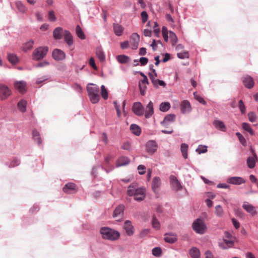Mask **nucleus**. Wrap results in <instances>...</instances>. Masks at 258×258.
Masks as SVG:
<instances>
[{
  "mask_svg": "<svg viewBox=\"0 0 258 258\" xmlns=\"http://www.w3.org/2000/svg\"><path fill=\"white\" fill-rule=\"evenodd\" d=\"M100 233L104 239L114 240L119 236L117 231L108 227H102L100 229Z\"/></svg>",
  "mask_w": 258,
  "mask_h": 258,
  "instance_id": "f257e3e1",
  "label": "nucleus"
},
{
  "mask_svg": "<svg viewBox=\"0 0 258 258\" xmlns=\"http://www.w3.org/2000/svg\"><path fill=\"white\" fill-rule=\"evenodd\" d=\"M133 196L134 199L137 201H143L146 196V189L143 187L135 188L130 185V196Z\"/></svg>",
  "mask_w": 258,
  "mask_h": 258,
  "instance_id": "f03ea898",
  "label": "nucleus"
},
{
  "mask_svg": "<svg viewBox=\"0 0 258 258\" xmlns=\"http://www.w3.org/2000/svg\"><path fill=\"white\" fill-rule=\"evenodd\" d=\"M48 48L46 46H40L36 48L32 54L33 60H39L43 59L47 54Z\"/></svg>",
  "mask_w": 258,
  "mask_h": 258,
  "instance_id": "7ed1b4c3",
  "label": "nucleus"
},
{
  "mask_svg": "<svg viewBox=\"0 0 258 258\" xmlns=\"http://www.w3.org/2000/svg\"><path fill=\"white\" fill-rule=\"evenodd\" d=\"M193 229L196 232L199 234H204L207 229L204 221L200 219H197L192 224Z\"/></svg>",
  "mask_w": 258,
  "mask_h": 258,
  "instance_id": "20e7f679",
  "label": "nucleus"
},
{
  "mask_svg": "<svg viewBox=\"0 0 258 258\" xmlns=\"http://www.w3.org/2000/svg\"><path fill=\"white\" fill-rule=\"evenodd\" d=\"M12 94L10 89L3 84H0V99L5 100L10 96Z\"/></svg>",
  "mask_w": 258,
  "mask_h": 258,
  "instance_id": "39448f33",
  "label": "nucleus"
},
{
  "mask_svg": "<svg viewBox=\"0 0 258 258\" xmlns=\"http://www.w3.org/2000/svg\"><path fill=\"white\" fill-rule=\"evenodd\" d=\"M133 112L138 116H142L144 114L145 109L142 104L140 102L134 103L132 107Z\"/></svg>",
  "mask_w": 258,
  "mask_h": 258,
  "instance_id": "423d86ee",
  "label": "nucleus"
},
{
  "mask_svg": "<svg viewBox=\"0 0 258 258\" xmlns=\"http://www.w3.org/2000/svg\"><path fill=\"white\" fill-rule=\"evenodd\" d=\"M52 58L56 61L63 60L66 58L65 52L59 49H54L52 53Z\"/></svg>",
  "mask_w": 258,
  "mask_h": 258,
  "instance_id": "0eeeda50",
  "label": "nucleus"
},
{
  "mask_svg": "<svg viewBox=\"0 0 258 258\" xmlns=\"http://www.w3.org/2000/svg\"><path fill=\"white\" fill-rule=\"evenodd\" d=\"M124 207L123 205H119L114 210L113 217L116 221H121L123 219V211Z\"/></svg>",
  "mask_w": 258,
  "mask_h": 258,
  "instance_id": "6e6552de",
  "label": "nucleus"
},
{
  "mask_svg": "<svg viewBox=\"0 0 258 258\" xmlns=\"http://www.w3.org/2000/svg\"><path fill=\"white\" fill-rule=\"evenodd\" d=\"M147 152L151 154L156 152L158 148V144L154 140H150L146 143Z\"/></svg>",
  "mask_w": 258,
  "mask_h": 258,
  "instance_id": "1a4fd4ad",
  "label": "nucleus"
},
{
  "mask_svg": "<svg viewBox=\"0 0 258 258\" xmlns=\"http://www.w3.org/2000/svg\"><path fill=\"white\" fill-rule=\"evenodd\" d=\"M170 182L172 188L175 191H178L182 189V186L174 175H171L170 176Z\"/></svg>",
  "mask_w": 258,
  "mask_h": 258,
  "instance_id": "9d476101",
  "label": "nucleus"
},
{
  "mask_svg": "<svg viewBox=\"0 0 258 258\" xmlns=\"http://www.w3.org/2000/svg\"><path fill=\"white\" fill-rule=\"evenodd\" d=\"M176 118V115L174 114H167L164 117L161 123L164 127H168V125L173 123Z\"/></svg>",
  "mask_w": 258,
  "mask_h": 258,
  "instance_id": "9b49d317",
  "label": "nucleus"
},
{
  "mask_svg": "<svg viewBox=\"0 0 258 258\" xmlns=\"http://www.w3.org/2000/svg\"><path fill=\"white\" fill-rule=\"evenodd\" d=\"M242 82L244 86L247 89H251L254 86V82L253 78L248 75L242 77Z\"/></svg>",
  "mask_w": 258,
  "mask_h": 258,
  "instance_id": "f8f14e48",
  "label": "nucleus"
},
{
  "mask_svg": "<svg viewBox=\"0 0 258 258\" xmlns=\"http://www.w3.org/2000/svg\"><path fill=\"white\" fill-rule=\"evenodd\" d=\"M140 41V36L136 33L132 34L130 36V43L132 44V48L136 49L138 47Z\"/></svg>",
  "mask_w": 258,
  "mask_h": 258,
  "instance_id": "ddd939ff",
  "label": "nucleus"
},
{
  "mask_svg": "<svg viewBox=\"0 0 258 258\" xmlns=\"http://www.w3.org/2000/svg\"><path fill=\"white\" fill-rule=\"evenodd\" d=\"M242 208L252 216L257 214L255 208L247 202H244L243 203Z\"/></svg>",
  "mask_w": 258,
  "mask_h": 258,
  "instance_id": "4468645a",
  "label": "nucleus"
},
{
  "mask_svg": "<svg viewBox=\"0 0 258 258\" xmlns=\"http://www.w3.org/2000/svg\"><path fill=\"white\" fill-rule=\"evenodd\" d=\"M148 75L152 83L155 88H158L157 82H159V85L160 86H162L163 87H165L166 86L165 82L163 80L155 79L156 76H155L154 74H153L151 73H149Z\"/></svg>",
  "mask_w": 258,
  "mask_h": 258,
  "instance_id": "2eb2a0df",
  "label": "nucleus"
},
{
  "mask_svg": "<svg viewBox=\"0 0 258 258\" xmlns=\"http://www.w3.org/2000/svg\"><path fill=\"white\" fill-rule=\"evenodd\" d=\"M14 85L15 88L20 93L24 94L26 92V82L25 81H16Z\"/></svg>",
  "mask_w": 258,
  "mask_h": 258,
  "instance_id": "dca6fc26",
  "label": "nucleus"
},
{
  "mask_svg": "<svg viewBox=\"0 0 258 258\" xmlns=\"http://www.w3.org/2000/svg\"><path fill=\"white\" fill-rule=\"evenodd\" d=\"M153 103L151 101L148 103L146 107L144 115L146 118H149L154 114Z\"/></svg>",
  "mask_w": 258,
  "mask_h": 258,
  "instance_id": "f3484780",
  "label": "nucleus"
},
{
  "mask_svg": "<svg viewBox=\"0 0 258 258\" xmlns=\"http://www.w3.org/2000/svg\"><path fill=\"white\" fill-rule=\"evenodd\" d=\"M62 189L67 194H72L76 192L77 186L75 183L70 182L66 184Z\"/></svg>",
  "mask_w": 258,
  "mask_h": 258,
  "instance_id": "a211bd4d",
  "label": "nucleus"
},
{
  "mask_svg": "<svg viewBox=\"0 0 258 258\" xmlns=\"http://www.w3.org/2000/svg\"><path fill=\"white\" fill-rule=\"evenodd\" d=\"M227 182L229 183L234 185H240L245 182L244 178L241 177L234 176L231 177L227 179Z\"/></svg>",
  "mask_w": 258,
  "mask_h": 258,
  "instance_id": "6ab92c4d",
  "label": "nucleus"
},
{
  "mask_svg": "<svg viewBox=\"0 0 258 258\" xmlns=\"http://www.w3.org/2000/svg\"><path fill=\"white\" fill-rule=\"evenodd\" d=\"M64 31L62 27H58L53 31V37L55 40H60L64 35Z\"/></svg>",
  "mask_w": 258,
  "mask_h": 258,
  "instance_id": "aec40b11",
  "label": "nucleus"
},
{
  "mask_svg": "<svg viewBox=\"0 0 258 258\" xmlns=\"http://www.w3.org/2000/svg\"><path fill=\"white\" fill-rule=\"evenodd\" d=\"M191 110L190 104L187 100H184L181 103V111L182 113L189 112Z\"/></svg>",
  "mask_w": 258,
  "mask_h": 258,
  "instance_id": "412c9836",
  "label": "nucleus"
},
{
  "mask_svg": "<svg viewBox=\"0 0 258 258\" xmlns=\"http://www.w3.org/2000/svg\"><path fill=\"white\" fill-rule=\"evenodd\" d=\"M64 40L69 46H72L74 44L73 37L69 30H64L63 35Z\"/></svg>",
  "mask_w": 258,
  "mask_h": 258,
  "instance_id": "4be33fe9",
  "label": "nucleus"
},
{
  "mask_svg": "<svg viewBox=\"0 0 258 258\" xmlns=\"http://www.w3.org/2000/svg\"><path fill=\"white\" fill-rule=\"evenodd\" d=\"M87 90L88 95L99 93V87L92 83H89L87 87Z\"/></svg>",
  "mask_w": 258,
  "mask_h": 258,
  "instance_id": "5701e85b",
  "label": "nucleus"
},
{
  "mask_svg": "<svg viewBox=\"0 0 258 258\" xmlns=\"http://www.w3.org/2000/svg\"><path fill=\"white\" fill-rule=\"evenodd\" d=\"M164 240L166 242L173 243L177 241V237L173 233H166L164 235Z\"/></svg>",
  "mask_w": 258,
  "mask_h": 258,
  "instance_id": "b1692460",
  "label": "nucleus"
},
{
  "mask_svg": "<svg viewBox=\"0 0 258 258\" xmlns=\"http://www.w3.org/2000/svg\"><path fill=\"white\" fill-rule=\"evenodd\" d=\"M253 157H249L247 159V165L249 168H253L255 166V160L257 159L256 155L253 150H251Z\"/></svg>",
  "mask_w": 258,
  "mask_h": 258,
  "instance_id": "393cba45",
  "label": "nucleus"
},
{
  "mask_svg": "<svg viewBox=\"0 0 258 258\" xmlns=\"http://www.w3.org/2000/svg\"><path fill=\"white\" fill-rule=\"evenodd\" d=\"M96 55L101 62H103L105 60V55L101 47H98L96 48Z\"/></svg>",
  "mask_w": 258,
  "mask_h": 258,
  "instance_id": "a878e982",
  "label": "nucleus"
},
{
  "mask_svg": "<svg viewBox=\"0 0 258 258\" xmlns=\"http://www.w3.org/2000/svg\"><path fill=\"white\" fill-rule=\"evenodd\" d=\"M161 184V179L159 177H155L152 181V188L154 192L159 188Z\"/></svg>",
  "mask_w": 258,
  "mask_h": 258,
  "instance_id": "bb28decb",
  "label": "nucleus"
},
{
  "mask_svg": "<svg viewBox=\"0 0 258 258\" xmlns=\"http://www.w3.org/2000/svg\"><path fill=\"white\" fill-rule=\"evenodd\" d=\"M224 243H219V246L223 249H226L230 247H231L234 243V241L231 239H225L224 240Z\"/></svg>",
  "mask_w": 258,
  "mask_h": 258,
  "instance_id": "cd10ccee",
  "label": "nucleus"
},
{
  "mask_svg": "<svg viewBox=\"0 0 258 258\" xmlns=\"http://www.w3.org/2000/svg\"><path fill=\"white\" fill-rule=\"evenodd\" d=\"M27 105V101L25 99H21L18 102L17 106L21 112H25L26 111Z\"/></svg>",
  "mask_w": 258,
  "mask_h": 258,
  "instance_id": "c85d7f7f",
  "label": "nucleus"
},
{
  "mask_svg": "<svg viewBox=\"0 0 258 258\" xmlns=\"http://www.w3.org/2000/svg\"><path fill=\"white\" fill-rule=\"evenodd\" d=\"M128 163V159L127 157H121L116 161V167H120L127 165Z\"/></svg>",
  "mask_w": 258,
  "mask_h": 258,
  "instance_id": "c756f323",
  "label": "nucleus"
},
{
  "mask_svg": "<svg viewBox=\"0 0 258 258\" xmlns=\"http://www.w3.org/2000/svg\"><path fill=\"white\" fill-rule=\"evenodd\" d=\"M8 59L13 64L17 63L19 61V59L17 56L14 53H8Z\"/></svg>",
  "mask_w": 258,
  "mask_h": 258,
  "instance_id": "7c9ffc66",
  "label": "nucleus"
},
{
  "mask_svg": "<svg viewBox=\"0 0 258 258\" xmlns=\"http://www.w3.org/2000/svg\"><path fill=\"white\" fill-rule=\"evenodd\" d=\"M113 30L116 35L121 36L123 32V28L121 25L118 24H114Z\"/></svg>",
  "mask_w": 258,
  "mask_h": 258,
  "instance_id": "2f4dec72",
  "label": "nucleus"
},
{
  "mask_svg": "<svg viewBox=\"0 0 258 258\" xmlns=\"http://www.w3.org/2000/svg\"><path fill=\"white\" fill-rule=\"evenodd\" d=\"M170 107L171 105L169 102H162L159 105V109L162 112L167 111Z\"/></svg>",
  "mask_w": 258,
  "mask_h": 258,
  "instance_id": "473e14b6",
  "label": "nucleus"
},
{
  "mask_svg": "<svg viewBox=\"0 0 258 258\" xmlns=\"http://www.w3.org/2000/svg\"><path fill=\"white\" fill-rule=\"evenodd\" d=\"M33 40H30L28 41L23 44L22 48L23 50L26 52L28 50L31 49L33 48Z\"/></svg>",
  "mask_w": 258,
  "mask_h": 258,
  "instance_id": "72a5a7b5",
  "label": "nucleus"
},
{
  "mask_svg": "<svg viewBox=\"0 0 258 258\" xmlns=\"http://www.w3.org/2000/svg\"><path fill=\"white\" fill-rule=\"evenodd\" d=\"M188 148V145L187 144H185V143H182L181 145L180 151H181V152L182 153V156H183V157L184 159H187V156H188V155H187Z\"/></svg>",
  "mask_w": 258,
  "mask_h": 258,
  "instance_id": "f704fd0d",
  "label": "nucleus"
},
{
  "mask_svg": "<svg viewBox=\"0 0 258 258\" xmlns=\"http://www.w3.org/2000/svg\"><path fill=\"white\" fill-rule=\"evenodd\" d=\"M76 33L77 36L81 39L84 40L86 38L85 35L81 27L78 25L76 28Z\"/></svg>",
  "mask_w": 258,
  "mask_h": 258,
  "instance_id": "c9c22d12",
  "label": "nucleus"
},
{
  "mask_svg": "<svg viewBox=\"0 0 258 258\" xmlns=\"http://www.w3.org/2000/svg\"><path fill=\"white\" fill-rule=\"evenodd\" d=\"M190 255L192 258H200V250L196 247L192 248L189 251Z\"/></svg>",
  "mask_w": 258,
  "mask_h": 258,
  "instance_id": "e433bc0d",
  "label": "nucleus"
},
{
  "mask_svg": "<svg viewBox=\"0 0 258 258\" xmlns=\"http://www.w3.org/2000/svg\"><path fill=\"white\" fill-rule=\"evenodd\" d=\"M117 60L120 63H125L129 61V57L125 55H119L116 57Z\"/></svg>",
  "mask_w": 258,
  "mask_h": 258,
  "instance_id": "4c0bfd02",
  "label": "nucleus"
},
{
  "mask_svg": "<svg viewBox=\"0 0 258 258\" xmlns=\"http://www.w3.org/2000/svg\"><path fill=\"white\" fill-rule=\"evenodd\" d=\"M169 38L170 39L172 45H174L178 41L177 37L175 33L172 31H169Z\"/></svg>",
  "mask_w": 258,
  "mask_h": 258,
  "instance_id": "58836bf2",
  "label": "nucleus"
},
{
  "mask_svg": "<svg viewBox=\"0 0 258 258\" xmlns=\"http://www.w3.org/2000/svg\"><path fill=\"white\" fill-rule=\"evenodd\" d=\"M88 96L91 102L93 104L97 103L100 100V95L99 93L93 94Z\"/></svg>",
  "mask_w": 258,
  "mask_h": 258,
  "instance_id": "ea45409f",
  "label": "nucleus"
},
{
  "mask_svg": "<svg viewBox=\"0 0 258 258\" xmlns=\"http://www.w3.org/2000/svg\"><path fill=\"white\" fill-rule=\"evenodd\" d=\"M16 5L20 12L24 13L26 12V8L21 1H17L16 2Z\"/></svg>",
  "mask_w": 258,
  "mask_h": 258,
  "instance_id": "a19ab883",
  "label": "nucleus"
},
{
  "mask_svg": "<svg viewBox=\"0 0 258 258\" xmlns=\"http://www.w3.org/2000/svg\"><path fill=\"white\" fill-rule=\"evenodd\" d=\"M33 136L34 140L37 142L38 145H40L41 143V139L39 133L37 130H34L33 132Z\"/></svg>",
  "mask_w": 258,
  "mask_h": 258,
  "instance_id": "79ce46f5",
  "label": "nucleus"
},
{
  "mask_svg": "<svg viewBox=\"0 0 258 258\" xmlns=\"http://www.w3.org/2000/svg\"><path fill=\"white\" fill-rule=\"evenodd\" d=\"M213 124L216 128L220 129L225 128V126L223 121L220 120H215L213 122Z\"/></svg>",
  "mask_w": 258,
  "mask_h": 258,
  "instance_id": "37998d69",
  "label": "nucleus"
},
{
  "mask_svg": "<svg viewBox=\"0 0 258 258\" xmlns=\"http://www.w3.org/2000/svg\"><path fill=\"white\" fill-rule=\"evenodd\" d=\"M152 227L156 230H159L160 228V224L155 216H153L152 221Z\"/></svg>",
  "mask_w": 258,
  "mask_h": 258,
  "instance_id": "c03bdc74",
  "label": "nucleus"
},
{
  "mask_svg": "<svg viewBox=\"0 0 258 258\" xmlns=\"http://www.w3.org/2000/svg\"><path fill=\"white\" fill-rule=\"evenodd\" d=\"M101 94L104 100H106L108 97L107 90L103 85L101 86Z\"/></svg>",
  "mask_w": 258,
  "mask_h": 258,
  "instance_id": "a18cd8bd",
  "label": "nucleus"
},
{
  "mask_svg": "<svg viewBox=\"0 0 258 258\" xmlns=\"http://www.w3.org/2000/svg\"><path fill=\"white\" fill-rule=\"evenodd\" d=\"M238 107L242 114H245L246 112V108L245 105L242 100L238 101Z\"/></svg>",
  "mask_w": 258,
  "mask_h": 258,
  "instance_id": "49530a36",
  "label": "nucleus"
},
{
  "mask_svg": "<svg viewBox=\"0 0 258 258\" xmlns=\"http://www.w3.org/2000/svg\"><path fill=\"white\" fill-rule=\"evenodd\" d=\"M194 95L195 96V99L198 101L200 103L205 105L206 104V101L205 99L201 96L198 95L197 92L194 93Z\"/></svg>",
  "mask_w": 258,
  "mask_h": 258,
  "instance_id": "de8ad7c7",
  "label": "nucleus"
},
{
  "mask_svg": "<svg viewBox=\"0 0 258 258\" xmlns=\"http://www.w3.org/2000/svg\"><path fill=\"white\" fill-rule=\"evenodd\" d=\"M177 57L180 59L188 58L189 57V54L187 51H184L177 53Z\"/></svg>",
  "mask_w": 258,
  "mask_h": 258,
  "instance_id": "09e8293b",
  "label": "nucleus"
},
{
  "mask_svg": "<svg viewBox=\"0 0 258 258\" xmlns=\"http://www.w3.org/2000/svg\"><path fill=\"white\" fill-rule=\"evenodd\" d=\"M247 115H248V119L250 122H253L255 121L256 119V115L255 112H254L253 111L249 112L248 113Z\"/></svg>",
  "mask_w": 258,
  "mask_h": 258,
  "instance_id": "8fccbe9b",
  "label": "nucleus"
},
{
  "mask_svg": "<svg viewBox=\"0 0 258 258\" xmlns=\"http://www.w3.org/2000/svg\"><path fill=\"white\" fill-rule=\"evenodd\" d=\"M196 151L199 154L205 153L207 151V147L204 145H200Z\"/></svg>",
  "mask_w": 258,
  "mask_h": 258,
  "instance_id": "3c124183",
  "label": "nucleus"
},
{
  "mask_svg": "<svg viewBox=\"0 0 258 258\" xmlns=\"http://www.w3.org/2000/svg\"><path fill=\"white\" fill-rule=\"evenodd\" d=\"M236 135L237 136L240 143L243 146H245L246 145V142L243 136L239 133H236Z\"/></svg>",
  "mask_w": 258,
  "mask_h": 258,
  "instance_id": "603ef678",
  "label": "nucleus"
},
{
  "mask_svg": "<svg viewBox=\"0 0 258 258\" xmlns=\"http://www.w3.org/2000/svg\"><path fill=\"white\" fill-rule=\"evenodd\" d=\"M48 18L50 21L55 22L56 20V18L55 16L54 12L53 11H50L48 14Z\"/></svg>",
  "mask_w": 258,
  "mask_h": 258,
  "instance_id": "864d4df0",
  "label": "nucleus"
},
{
  "mask_svg": "<svg viewBox=\"0 0 258 258\" xmlns=\"http://www.w3.org/2000/svg\"><path fill=\"white\" fill-rule=\"evenodd\" d=\"M161 253L162 250L160 247H155L152 249V254L155 256H159Z\"/></svg>",
  "mask_w": 258,
  "mask_h": 258,
  "instance_id": "5fc2aeb1",
  "label": "nucleus"
},
{
  "mask_svg": "<svg viewBox=\"0 0 258 258\" xmlns=\"http://www.w3.org/2000/svg\"><path fill=\"white\" fill-rule=\"evenodd\" d=\"M215 212L218 216H221L222 215L223 211L220 205H218L215 207Z\"/></svg>",
  "mask_w": 258,
  "mask_h": 258,
  "instance_id": "6e6d98bb",
  "label": "nucleus"
},
{
  "mask_svg": "<svg viewBox=\"0 0 258 258\" xmlns=\"http://www.w3.org/2000/svg\"><path fill=\"white\" fill-rule=\"evenodd\" d=\"M142 21L143 23L147 22L148 19V14L146 11H143L141 14Z\"/></svg>",
  "mask_w": 258,
  "mask_h": 258,
  "instance_id": "4d7b16f0",
  "label": "nucleus"
},
{
  "mask_svg": "<svg viewBox=\"0 0 258 258\" xmlns=\"http://www.w3.org/2000/svg\"><path fill=\"white\" fill-rule=\"evenodd\" d=\"M146 168L144 165H140L138 167V170L139 173L141 175H143L146 172Z\"/></svg>",
  "mask_w": 258,
  "mask_h": 258,
  "instance_id": "13d9d810",
  "label": "nucleus"
},
{
  "mask_svg": "<svg viewBox=\"0 0 258 258\" xmlns=\"http://www.w3.org/2000/svg\"><path fill=\"white\" fill-rule=\"evenodd\" d=\"M113 104L114 105V107L116 110L117 116L118 117H120L121 115V111L119 109V105L117 104V102L116 101H113Z\"/></svg>",
  "mask_w": 258,
  "mask_h": 258,
  "instance_id": "bf43d9fd",
  "label": "nucleus"
},
{
  "mask_svg": "<svg viewBox=\"0 0 258 258\" xmlns=\"http://www.w3.org/2000/svg\"><path fill=\"white\" fill-rule=\"evenodd\" d=\"M141 66H144L147 64L148 62V58L146 57H141L139 59Z\"/></svg>",
  "mask_w": 258,
  "mask_h": 258,
  "instance_id": "052dcab7",
  "label": "nucleus"
},
{
  "mask_svg": "<svg viewBox=\"0 0 258 258\" xmlns=\"http://www.w3.org/2000/svg\"><path fill=\"white\" fill-rule=\"evenodd\" d=\"M49 64V62L48 61H43L42 62H40L36 64V68H42L44 67L45 66H48Z\"/></svg>",
  "mask_w": 258,
  "mask_h": 258,
  "instance_id": "680f3d73",
  "label": "nucleus"
},
{
  "mask_svg": "<svg viewBox=\"0 0 258 258\" xmlns=\"http://www.w3.org/2000/svg\"><path fill=\"white\" fill-rule=\"evenodd\" d=\"M89 63L91 67H92L94 70H97V67L96 66L95 60L93 57H91L89 59Z\"/></svg>",
  "mask_w": 258,
  "mask_h": 258,
  "instance_id": "e2e57ef3",
  "label": "nucleus"
},
{
  "mask_svg": "<svg viewBox=\"0 0 258 258\" xmlns=\"http://www.w3.org/2000/svg\"><path fill=\"white\" fill-rule=\"evenodd\" d=\"M171 58L170 54L168 53H165L164 54V57L162 59V61L163 62H166L169 60Z\"/></svg>",
  "mask_w": 258,
  "mask_h": 258,
  "instance_id": "0e129e2a",
  "label": "nucleus"
},
{
  "mask_svg": "<svg viewBox=\"0 0 258 258\" xmlns=\"http://www.w3.org/2000/svg\"><path fill=\"white\" fill-rule=\"evenodd\" d=\"M48 78L46 76H43L41 78H38L36 81V83L37 84H40V83L43 82L45 80H47Z\"/></svg>",
  "mask_w": 258,
  "mask_h": 258,
  "instance_id": "69168bd1",
  "label": "nucleus"
},
{
  "mask_svg": "<svg viewBox=\"0 0 258 258\" xmlns=\"http://www.w3.org/2000/svg\"><path fill=\"white\" fill-rule=\"evenodd\" d=\"M120 47L122 49L127 48L129 47V42L126 41L120 43Z\"/></svg>",
  "mask_w": 258,
  "mask_h": 258,
  "instance_id": "338daca9",
  "label": "nucleus"
},
{
  "mask_svg": "<svg viewBox=\"0 0 258 258\" xmlns=\"http://www.w3.org/2000/svg\"><path fill=\"white\" fill-rule=\"evenodd\" d=\"M19 160L18 159H14L11 162V164L10 165V167H14L19 165Z\"/></svg>",
  "mask_w": 258,
  "mask_h": 258,
  "instance_id": "774afa93",
  "label": "nucleus"
}]
</instances>
